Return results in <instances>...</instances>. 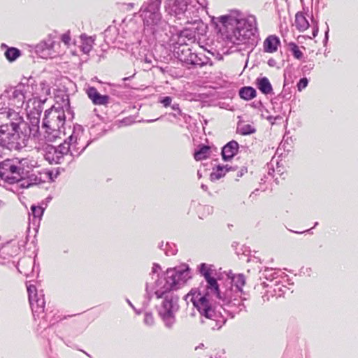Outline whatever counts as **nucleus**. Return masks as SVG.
Masks as SVG:
<instances>
[{
  "instance_id": "nucleus-1",
  "label": "nucleus",
  "mask_w": 358,
  "mask_h": 358,
  "mask_svg": "<svg viewBox=\"0 0 358 358\" xmlns=\"http://www.w3.org/2000/svg\"><path fill=\"white\" fill-rule=\"evenodd\" d=\"M162 268L154 263L150 273V279L145 284L147 305L155 295L157 299H163L157 308L159 316L166 328L171 329L176 323V314L179 310V297L173 291L179 289L191 278L188 265L169 268L160 275Z\"/></svg>"
},
{
  "instance_id": "nucleus-2",
  "label": "nucleus",
  "mask_w": 358,
  "mask_h": 358,
  "mask_svg": "<svg viewBox=\"0 0 358 358\" xmlns=\"http://www.w3.org/2000/svg\"><path fill=\"white\" fill-rule=\"evenodd\" d=\"M205 280V287H199L197 291L192 290L185 296V300L189 299L201 316L217 321V313L210 303V296L215 297L218 300L217 303L231 317L245 308L244 303H241L240 299L236 298L234 301H229L232 294L231 289H226V287L224 290L220 289L214 276Z\"/></svg>"
},
{
  "instance_id": "nucleus-3",
  "label": "nucleus",
  "mask_w": 358,
  "mask_h": 358,
  "mask_svg": "<svg viewBox=\"0 0 358 358\" xmlns=\"http://www.w3.org/2000/svg\"><path fill=\"white\" fill-rule=\"evenodd\" d=\"M220 22L227 29L226 40L233 45L257 43L258 29L256 18L253 15L243 17L237 10L219 17Z\"/></svg>"
},
{
  "instance_id": "nucleus-4",
  "label": "nucleus",
  "mask_w": 358,
  "mask_h": 358,
  "mask_svg": "<svg viewBox=\"0 0 358 358\" xmlns=\"http://www.w3.org/2000/svg\"><path fill=\"white\" fill-rule=\"evenodd\" d=\"M11 117L13 120L10 123L11 131H14V135L10 136L15 141V150L20 151L27 146L31 136L36 137L38 134L41 116L29 113L27 122L20 115V112L13 110Z\"/></svg>"
},
{
  "instance_id": "nucleus-5",
  "label": "nucleus",
  "mask_w": 358,
  "mask_h": 358,
  "mask_svg": "<svg viewBox=\"0 0 358 358\" xmlns=\"http://www.w3.org/2000/svg\"><path fill=\"white\" fill-rule=\"evenodd\" d=\"M166 11L178 19L185 18L187 23H201L200 13L206 10L207 0H165Z\"/></svg>"
},
{
  "instance_id": "nucleus-6",
  "label": "nucleus",
  "mask_w": 358,
  "mask_h": 358,
  "mask_svg": "<svg viewBox=\"0 0 358 358\" xmlns=\"http://www.w3.org/2000/svg\"><path fill=\"white\" fill-rule=\"evenodd\" d=\"M187 31H183L180 37L179 43L174 46L173 55L178 59L182 65L188 69L201 68L207 65L208 63L212 64L210 59L203 53H196L193 52L189 44H187L184 37H187Z\"/></svg>"
},
{
  "instance_id": "nucleus-7",
  "label": "nucleus",
  "mask_w": 358,
  "mask_h": 358,
  "mask_svg": "<svg viewBox=\"0 0 358 358\" xmlns=\"http://www.w3.org/2000/svg\"><path fill=\"white\" fill-rule=\"evenodd\" d=\"M30 169L29 158L6 159L0 162V178L8 184L19 183Z\"/></svg>"
},
{
  "instance_id": "nucleus-8",
  "label": "nucleus",
  "mask_w": 358,
  "mask_h": 358,
  "mask_svg": "<svg viewBox=\"0 0 358 358\" xmlns=\"http://www.w3.org/2000/svg\"><path fill=\"white\" fill-rule=\"evenodd\" d=\"M68 120V114L63 109H56V106L45 111L42 128L45 129V138L49 141H53L59 138L60 134H65V122Z\"/></svg>"
},
{
  "instance_id": "nucleus-9",
  "label": "nucleus",
  "mask_w": 358,
  "mask_h": 358,
  "mask_svg": "<svg viewBox=\"0 0 358 358\" xmlns=\"http://www.w3.org/2000/svg\"><path fill=\"white\" fill-rule=\"evenodd\" d=\"M157 20L152 19V22H143L144 35L148 38V43L152 44L155 41L165 43L170 38V26L169 23L162 19V15L157 17Z\"/></svg>"
},
{
  "instance_id": "nucleus-10",
  "label": "nucleus",
  "mask_w": 358,
  "mask_h": 358,
  "mask_svg": "<svg viewBox=\"0 0 358 358\" xmlns=\"http://www.w3.org/2000/svg\"><path fill=\"white\" fill-rule=\"evenodd\" d=\"M84 129L80 124L73 126L72 134L64 141L65 147L69 148V156L71 161L74 157H79L90 144L91 141L85 143L83 140Z\"/></svg>"
},
{
  "instance_id": "nucleus-11",
  "label": "nucleus",
  "mask_w": 358,
  "mask_h": 358,
  "mask_svg": "<svg viewBox=\"0 0 358 358\" xmlns=\"http://www.w3.org/2000/svg\"><path fill=\"white\" fill-rule=\"evenodd\" d=\"M11 111L13 109L10 108L0 111V146L10 151L15 150V141L10 136L14 135L10 126L13 122Z\"/></svg>"
},
{
  "instance_id": "nucleus-12",
  "label": "nucleus",
  "mask_w": 358,
  "mask_h": 358,
  "mask_svg": "<svg viewBox=\"0 0 358 358\" xmlns=\"http://www.w3.org/2000/svg\"><path fill=\"white\" fill-rule=\"evenodd\" d=\"M29 295V301L32 310L33 316L35 320L41 316L44 320H47L48 315L44 313L45 310V295L43 290L38 291L35 285H27Z\"/></svg>"
},
{
  "instance_id": "nucleus-13",
  "label": "nucleus",
  "mask_w": 358,
  "mask_h": 358,
  "mask_svg": "<svg viewBox=\"0 0 358 358\" xmlns=\"http://www.w3.org/2000/svg\"><path fill=\"white\" fill-rule=\"evenodd\" d=\"M69 148L64 146V143L57 147L48 145L45 149L44 158L50 164H62L65 157L69 156Z\"/></svg>"
},
{
  "instance_id": "nucleus-14",
  "label": "nucleus",
  "mask_w": 358,
  "mask_h": 358,
  "mask_svg": "<svg viewBox=\"0 0 358 358\" xmlns=\"http://www.w3.org/2000/svg\"><path fill=\"white\" fill-rule=\"evenodd\" d=\"M26 87H27V86L20 84L5 91L4 95L8 98V104L10 106L16 107L17 109L23 107L26 98Z\"/></svg>"
},
{
  "instance_id": "nucleus-15",
  "label": "nucleus",
  "mask_w": 358,
  "mask_h": 358,
  "mask_svg": "<svg viewBox=\"0 0 358 358\" xmlns=\"http://www.w3.org/2000/svg\"><path fill=\"white\" fill-rule=\"evenodd\" d=\"M161 3V0H148L143 3L140 10L143 22H152V18L156 20V17L162 15L160 13Z\"/></svg>"
},
{
  "instance_id": "nucleus-16",
  "label": "nucleus",
  "mask_w": 358,
  "mask_h": 358,
  "mask_svg": "<svg viewBox=\"0 0 358 358\" xmlns=\"http://www.w3.org/2000/svg\"><path fill=\"white\" fill-rule=\"evenodd\" d=\"M245 283V278L243 274H238L233 276L229 281L226 282V289H231L232 294L229 301H234V299L238 298L241 300H246L245 297H242L243 293L242 287Z\"/></svg>"
},
{
  "instance_id": "nucleus-17",
  "label": "nucleus",
  "mask_w": 358,
  "mask_h": 358,
  "mask_svg": "<svg viewBox=\"0 0 358 358\" xmlns=\"http://www.w3.org/2000/svg\"><path fill=\"white\" fill-rule=\"evenodd\" d=\"M56 109H63L68 114V120L71 121L74 118V113L71 107L69 95L65 90H58L55 94Z\"/></svg>"
},
{
  "instance_id": "nucleus-18",
  "label": "nucleus",
  "mask_w": 358,
  "mask_h": 358,
  "mask_svg": "<svg viewBox=\"0 0 358 358\" xmlns=\"http://www.w3.org/2000/svg\"><path fill=\"white\" fill-rule=\"evenodd\" d=\"M55 41L52 37L40 42L36 45L35 52L41 58L52 57Z\"/></svg>"
},
{
  "instance_id": "nucleus-19",
  "label": "nucleus",
  "mask_w": 358,
  "mask_h": 358,
  "mask_svg": "<svg viewBox=\"0 0 358 358\" xmlns=\"http://www.w3.org/2000/svg\"><path fill=\"white\" fill-rule=\"evenodd\" d=\"M19 248L7 243L0 248V264H5L11 257L16 256Z\"/></svg>"
},
{
  "instance_id": "nucleus-20",
  "label": "nucleus",
  "mask_w": 358,
  "mask_h": 358,
  "mask_svg": "<svg viewBox=\"0 0 358 358\" xmlns=\"http://www.w3.org/2000/svg\"><path fill=\"white\" fill-rule=\"evenodd\" d=\"M141 43H142L141 41H138L136 43H133V45H134V47L131 48L132 55L135 57H136V59L138 60H140L141 62H143L145 64H148V66H146V68L150 69L151 68V66H154L152 64V59L154 57L153 55L152 54L145 53V48H143V52L139 51L138 55H136V52L135 50V49H138V47L141 46Z\"/></svg>"
},
{
  "instance_id": "nucleus-21",
  "label": "nucleus",
  "mask_w": 358,
  "mask_h": 358,
  "mask_svg": "<svg viewBox=\"0 0 358 358\" xmlns=\"http://www.w3.org/2000/svg\"><path fill=\"white\" fill-rule=\"evenodd\" d=\"M239 145L232 140L224 145L222 149V157L224 162L231 160L238 152Z\"/></svg>"
},
{
  "instance_id": "nucleus-22",
  "label": "nucleus",
  "mask_w": 358,
  "mask_h": 358,
  "mask_svg": "<svg viewBox=\"0 0 358 358\" xmlns=\"http://www.w3.org/2000/svg\"><path fill=\"white\" fill-rule=\"evenodd\" d=\"M87 94L94 105H106L110 99L108 95L101 94L94 87H88Z\"/></svg>"
},
{
  "instance_id": "nucleus-23",
  "label": "nucleus",
  "mask_w": 358,
  "mask_h": 358,
  "mask_svg": "<svg viewBox=\"0 0 358 358\" xmlns=\"http://www.w3.org/2000/svg\"><path fill=\"white\" fill-rule=\"evenodd\" d=\"M31 162L32 161L31 160V169L29 170L27 174H26L27 176L20 180L19 182L20 186L22 188H28L32 185H38L43 182L41 177L32 173L34 165Z\"/></svg>"
},
{
  "instance_id": "nucleus-24",
  "label": "nucleus",
  "mask_w": 358,
  "mask_h": 358,
  "mask_svg": "<svg viewBox=\"0 0 358 358\" xmlns=\"http://www.w3.org/2000/svg\"><path fill=\"white\" fill-rule=\"evenodd\" d=\"M46 101L47 98L38 96L29 99L27 104L28 107L30 108L29 113H31V115L34 114L41 116L43 110V105Z\"/></svg>"
},
{
  "instance_id": "nucleus-25",
  "label": "nucleus",
  "mask_w": 358,
  "mask_h": 358,
  "mask_svg": "<svg viewBox=\"0 0 358 358\" xmlns=\"http://www.w3.org/2000/svg\"><path fill=\"white\" fill-rule=\"evenodd\" d=\"M280 45V38L275 35H270L264 41V52L268 53L275 52L278 50Z\"/></svg>"
},
{
  "instance_id": "nucleus-26",
  "label": "nucleus",
  "mask_w": 358,
  "mask_h": 358,
  "mask_svg": "<svg viewBox=\"0 0 358 358\" xmlns=\"http://www.w3.org/2000/svg\"><path fill=\"white\" fill-rule=\"evenodd\" d=\"M1 49H5L4 56L6 58V59L10 62L15 61L22 55V52L20 50L14 47H8L5 43H1Z\"/></svg>"
},
{
  "instance_id": "nucleus-27",
  "label": "nucleus",
  "mask_w": 358,
  "mask_h": 358,
  "mask_svg": "<svg viewBox=\"0 0 358 358\" xmlns=\"http://www.w3.org/2000/svg\"><path fill=\"white\" fill-rule=\"evenodd\" d=\"M256 85L261 92L265 95L271 94L273 91L272 85L266 77L257 78Z\"/></svg>"
},
{
  "instance_id": "nucleus-28",
  "label": "nucleus",
  "mask_w": 358,
  "mask_h": 358,
  "mask_svg": "<svg viewBox=\"0 0 358 358\" xmlns=\"http://www.w3.org/2000/svg\"><path fill=\"white\" fill-rule=\"evenodd\" d=\"M210 148L208 145H201L194 154V159L196 161L207 159L210 156Z\"/></svg>"
},
{
  "instance_id": "nucleus-29",
  "label": "nucleus",
  "mask_w": 358,
  "mask_h": 358,
  "mask_svg": "<svg viewBox=\"0 0 358 358\" xmlns=\"http://www.w3.org/2000/svg\"><path fill=\"white\" fill-rule=\"evenodd\" d=\"M295 26L299 31H303L309 27V22L301 13H297L295 16Z\"/></svg>"
},
{
  "instance_id": "nucleus-30",
  "label": "nucleus",
  "mask_w": 358,
  "mask_h": 358,
  "mask_svg": "<svg viewBox=\"0 0 358 358\" xmlns=\"http://www.w3.org/2000/svg\"><path fill=\"white\" fill-rule=\"evenodd\" d=\"M239 96L244 100H251L257 95L256 90L250 86L243 87L239 90Z\"/></svg>"
},
{
  "instance_id": "nucleus-31",
  "label": "nucleus",
  "mask_w": 358,
  "mask_h": 358,
  "mask_svg": "<svg viewBox=\"0 0 358 358\" xmlns=\"http://www.w3.org/2000/svg\"><path fill=\"white\" fill-rule=\"evenodd\" d=\"M231 169V167L226 166H217L210 173V178L212 181L217 180L224 177L225 174Z\"/></svg>"
},
{
  "instance_id": "nucleus-32",
  "label": "nucleus",
  "mask_w": 358,
  "mask_h": 358,
  "mask_svg": "<svg viewBox=\"0 0 358 358\" xmlns=\"http://www.w3.org/2000/svg\"><path fill=\"white\" fill-rule=\"evenodd\" d=\"M45 208V206L43 207L35 204L31 205L30 208L31 211L29 213V217L32 216L34 220L39 222L43 215Z\"/></svg>"
},
{
  "instance_id": "nucleus-33",
  "label": "nucleus",
  "mask_w": 358,
  "mask_h": 358,
  "mask_svg": "<svg viewBox=\"0 0 358 358\" xmlns=\"http://www.w3.org/2000/svg\"><path fill=\"white\" fill-rule=\"evenodd\" d=\"M199 273L206 280L213 276L215 270L213 265L202 263L199 266Z\"/></svg>"
},
{
  "instance_id": "nucleus-34",
  "label": "nucleus",
  "mask_w": 358,
  "mask_h": 358,
  "mask_svg": "<svg viewBox=\"0 0 358 358\" xmlns=\"http://www.w3.org/2000/svg\"><path fill=\"white\" fill-rule=\"evenodd\" d=\"M81 40L80 50L83 53L88 54L92 48L94 40L92 37H87L85 34L81 36Z\"/></svg>"
},
{
  "instance_id": "nucleus-35",
  "label": "nucleus",
  "mask_w": 358,
  "mask_h": 358,
  "mask_svg": "<svg viewBox=\"0 0 358 358\" xmlns=\"http://www.w3.org/2000/svg\"><path fill=\"white\" fill-rule=\"evenodd\" d=\"M236 131L238 134L246 136L255 133L256 129L250 124H238Z\"/></svg>"
},
{
  "instance_id": "nucleus-36",
  "label": "nucleus",
  "mask_w": 358,
  "mask_h": 358,
  "mask_svg": "<svg viewBox=\"0 0 358 358\" xmlns=\"http://www.w3.org/2000/svg\"><path fill=\"white\" fill-rule=\"evenodd\" d=\"M288 49L292 52L294 58L297 59H301L303 57V52L300 50L299 46L295 43H289Z\"/></svg>"
},
{
  "instance_id": "nucleus-37",
  "label": "nucleus",
  "mask_w": 358,
  "mask_h": 358,
  "mask_svg": "<svg viewBox=\"0 0 358 358\" xmlns=\"http://www.w3.org/2000/svg\"><path fill=\"white\" fill-rule=\"evenodd\" d=\"M213 212V207L209 205H205L200 207L199 209V217L203 219V217L211 215Z\"/></svg>"
},
{
  "instance_id": "nucleus-38",
  "label": "nucleus",
  "mask_w": 358,
  "mask_h": 358,
  "mask_svg": "<svg viewBox=\"0 0 358 358\" xmlns=\"http://www.w3.org/2000/svg\"><path fill=\"white\" fill-rule=\"evenodd\" d=\"M164 250L167 256L174 255L178 251L176 245L173 243H166Z\"/></svg>"
},
{
  "instance_id": "nucleus-39",
  "label": "nucleus",
  "mask_w": 358,
  "mask_h": 358,
  "mask_svg": "<svg viewBox=\"0 0 358 358\" xmlns=\"http://www.w3.org/2000/svg\"><path fill=\"white\" fill-rule=\"evenodd\" d=\"M144 324L147 326L151 327L155 324L154 317L150 312H146L144 317Z\"/></svg>"
},
{
  "instance_id": "nucleus-40",
  "label": "nucleus",
  "mask_w": 358,
  "mask_h": 358,
  "mask_svg": "<svg viewBox=\"0 0 358 358\" xmlns=\"http://www.w3.org/2000/svg\"><path fill=\"white\" fill-rule=\"evenodd\" d=\"M308 79L307 78L304 77V78H301L296 85L297 90L299 92H301L303 89H305L308 86Z\"/></svg>"
},
{
  "instance_id": "nucleus-41",
  "label": "nucleus",
  "mask_w": 358,
  "mask_h": 358,
  "mask_svg": "<svg viewBox=\"0 0 358 358\" xmlns=\"http://www.w3.org/2000/svg\"><path fill=\"white\" fill-rule=\"evenodd\" d=\"M159 102L163 105L164 107L171 106L172 105V98L171 96L161 97Z\"/></svg>"
},
{
  "instance_id": "nucleus-42",
  "label": "nucleus",
  "mask_w": 358,
  "mask_h": 358,
  "mask_svg": "<svg viewBox=\"0 0 358 358\" xmlns=\"http://www.w3.org/2000/svg\"><path fill=\"white\" fill-rule=\"evenodd\" d=\"M272 268H266L262 273V275L263 277H264L265 278H266L267 280H272L274 277H273V274L272 273Z\"/></svg>"
},
{
  "instance_id": "nucleus-43",
  "label": "nucleus",
  "mask_w": 358,
  "mask_h": 358,
  "mask_svg": "<svg viewBox=\"0 0 358 358\" xmlns=\"http://www.w3.org/2000/svg\"><path fill=\"white\" fill-rule=\"evenodd\" d=\"M171 108L173 110L177 112V114H173V116L174 117H177L178 115L179 116H182V111L179 107V104L178 103H173L171 106Z\"/></svg>"
},
{
  "instance_id": "nucleus-44",
  "label": "nucleus",
  "mask_w": 358,
  "mask_h": 358,
  "mask_svg": "<svg viewBox=\"0 0 358 358\" xmlns=\"http://www.w3.org/2000/svg\"><path fill=\"white\" fill-rule=\"evenodd\" d=\"M61 40L64 44L69 45L70 43V41H71L70 32L68 31V32L62 34V37H61Z\"/></svg>"
},
{
  "instance_id": "nucleus-45",
  "label": "nucleus",
  "mask_w": 358,
  "mask_h": 358,
  "mask_svg": "<svg viewBox=\"0 0 358 358\" xmlns=\"http://www.w3.org/2000/svg\"><path fill=\"white\" fill-rule=\"evenodd\" d=\"M312 22L314 23V26L313 27V31H312V37L315 38L317 36L318 31H319V27L317 25V22H314V20H312Z\"/></svg>"
},
{
  "instance_id": "nucleus-46",
  "label": "nucleus",
  "mask_w": 358,
  "mask_h": 358,
  "mask_svg": "<svg viewBox=\"0 0 358 358\" xmlns=\"http://www.w3.org/2000/svg\"><path fill=\"white\" fill-rule=\"evenodd\" d=\"M282 96V98L289 99L291 97L290 93H287L285 90V84L284 85L283 90L282 91L281 94H280Z\"/></svg>"
},
{
  "instance_id": "nucleus-47",
  "label": "nucleus",
  "mask_w": 358,
  "mask_h": 358,
  "mask_svg": "<svg viewBox=\"0 0 358 358\" xmlns=\"http://www.w3.org/2000/svg\"><path fill=\"white\" fill-rule=\"evenodd\" d=\"M329 27H327V30H326L325 34H324V40H323L324 45H326L327 44V42H328V40H329Z\"/></svg>"
},
{
  "instance_id": "nucleus-48",
  "label": "nucleus",
  "mask_w": 358,
  "mask_h": 358,
  "mask_svg": "<svg viewBox=\"0 0 358 358\" xmlns=\"http://www.w3.org/2000/svg\"><path fill=\"white\" fill-rule=\"evenodd\" d=\"M262 299L263 302L264 303L269 300V296L267 293H266L262 296Z\"/></svg>"
},
{
  "instance_id": "nucleus-49",
  "label": "nucleus",
  "mask_w": 358,
  "mask_h": 358,
  "mask_svg": "<svg viewBox=\"0 0 358 358\" xmlns=\"http://www.w3.org/2000/svg\"><path fill=\"white\" fill-rule=\"evenodd\" d=\"M244 172H247L246 169H242L241 171L238 172V176L241 177L243 175Z\"/></svg>"
},
{
  "instance_id": "nucleus-50",
  "label": "nucleus",
  "mask_w": 358,
  "mask_h": 358,
  "mask_svg": "<svg viewBox=\"0 0 358 358\" xmlns=\"http://www.w3.org/2000/svg\"><path fill=\"white\" fill-rule=\"evenodd\" d=\"M274 64H275V60L273 59H271L268 61V64L270 66H274Z\"/></svg>"
},
{
  "instance_id": "nucleus-51",
  "label": "nucleus",
  "mask_w": 358,
  "mask_h": 358,
  "mask_svg": "<svg viewBox=\"0 0 358 358\" xmlns=\"http://www.w3.org/2000/svg\"><path fill=\"white\" fill-rule=\"evenodd\" d=\"M127 303L134 309L135 310V307L134 306V305L132 304V303L130 301L129 299H127Z\"/></svg>"
},
{
  "instance_id": "nucleus-52",
  "label": "nucleus",
  "mask_w": 358,
  "mask_h": 358,
  "mask_svg": "<svg viewBox=\"0 0 358 358\" xmlns=\"http://www.w3.org/2000/svg\"><path fill=\"white\" fill-rule=\"evenodd\" d=\"M201 188H202V189H203L204 191H206V190L208 189V187H207V185H203V184H202V185H201Z\"/></svg>"
},
{
  "instance_id": "nucleus-53",
  "label": "nucleus",
  "mask_w": 358,
  "mask_h": 358,
  "mask_svg": "<svg viewBox=\"0 0 358 358\" xmlns=\"http://www.w3.org/2000/svg\"><path fill=\"white\" fill-rule=\"evenodd\" d=\"M159 118H157V119H152V120H146V122H153L155 121H157V120H159Z\"/></svg>"
},
{
  "instance_id": "nucleus-54",
  "label": "nucleus",
  "mask_w": 358,
  "mask_h": 358,
  "mask_svg": "<svg viewBox=\"0 0 358 358\" xmlns=\"http://www.w3.org/2000/svg\"><path fill=\"white\" fill-rule=\"evenodd\" d=\"M159 248L162 250H164V243L163 242H161L159 245Z\"/></svg>"
},
{
  "instance_id": "nucleus-55",
  "label": "nucleus",
  "mask_w": 358,
  "mask_h": 358,
  "mask_svg": "<svg viewBox=\"0 0 358 358\" xmlns=\"http://www.w3.org/2000/svg\"><path fill=\"white\" fill-rule=\"evenodd\" d=\"M134 310L136 312V313L137 315H140V314L141 313V310H137L136 308H135V310Z\"/></svg>"
},
{
  "instance_id": "nucleus-56",
  "label": "nucleus",
  "mask_w": 358,
  "mask_h": 358,
  "mask_svg": "<svg viewBox=\"0 0 358 358\" xmlns=\"http://www.w3.org/2000/svg\"><path fill=\"white\" fill-rule=\"evenodd\" d=\"M312 229H308V230H306L303 232H299V231H295V233H297V234H301V233H304V232H306V231H310Z\"/></svg>"
},
{
  "instance_id": "nucleus-57",
  "label": "nucleus",
  "mask_w": 358,
  "mask_h": 358,
  "mask_svg": "<svg viewBox=\"0 0 358 358\" xmlns=\"http://www.w3.org/2000/svg\"><path fill=\"white\" fill-rule=\"evenodd\" d=\"M218 322H217L216 325H217V326H218V327H217V329H220V328L222 327V324H218Z\"/></svg>"
},
{
  "instance_id": "nucleus-58",
  "label": "nucleus",
  "mask_w": 358,
  "mask_h": 358,
  "mask_svg": "<svg viewBox=\"0 0 358 358\" xmlns=\"http://www.w3.org/2000/svg\"><path fill=\"white\" fill-rule=\"evenodd\" d=\"M129 79V77H126V78H124L122 80L124 81H126V80H128Z\"/></svg>"
},
{
  "instance_id": "nucleus-59",
  "label": "nucleus",
  "mask_w": 358,
  "mask_h": 358,
  "mask_svg": "<svg viewBox=\"0 0 358 358\" xmlns=\"http://www.w3.org/2000/svg\"><path fill=\"white\" fill-rule=\"evenodd\" d=\"M198 176H199V178L201 177V175L200 174L199 171H198Z\"/></svg>"
},
{
  "instance_id": "nucleus-60",
  "label": "nucleus",
  "mask_w": 358,
  "mask_h": 358,
  "mask_svg": "<svg viewBox=\"0 0 358 358\" xmlns=\"http://www.w3.org/2000/svg\"><path fill=\"white\" fill-rule=\"evenodd\" d=\"M318 224V222H315V227L317 226Z\"/></svg>"
}]
</instances>
